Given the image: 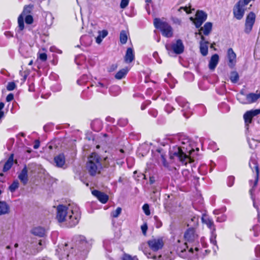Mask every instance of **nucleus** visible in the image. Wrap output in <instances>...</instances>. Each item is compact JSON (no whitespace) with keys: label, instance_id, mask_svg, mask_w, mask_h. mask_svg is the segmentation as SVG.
Segmentation results:
<instances>
[{"label":"nucleus","instance_id":"a18cd8bd","mask_svg":"<svg viewBox=\"0 0 260 260\" xmlns=\"http://www.w3.org/2000/svg\"><path fill=\"white\" fill-rule=\"evenodd\" d=\"M155 225L157 228H159L162 226V222L157 216H154Z\"/></svg>","mask_w":260,"mask_h":260},{"label":"nucleus","instance_id":"0eeeda50","mask_svg":"<svg viewBox=\"0 0 260 260\" xmlns=\"http://www.w3.org/2000/svg\"><path fill=\"white\" fill-rule=\"evenodd\" d=\"M166 48L170 54L171 53L180 54L183 52L184 46L182 40L178 39L175 43H173L171 44H166Z\"/></svg>","mask_w":260,"mask_h":260},{"label":"nucleus","instance_id":"412c9836","mask_svg":"<svg viewBox=\"0 0 260 260\" xmlns=\"http://www.w3.org/2000/svg\"><path fill=\"white\" fill-rule=\"evenodd\" d=\"M31 233L35 236L40 237H43L45 235V229L41 226L34 228L30 231Z\"/></svg>","mask_w":260,"mask_h":260},{"label":"nucleus","instance_id":"4be33fe9","mask_svg":"<svg viewBox=\"0 0 260 260\" xmlns=\"http://www.w3.org/2000/svg\"><path fill=\"white\" fill-rule=\"evenodd\" d=\"M219 61V56L217 54L213 55L209 61V68L211 70H214L217 66Z\"/></svg>","mask_w":260,"mask_h":260},{"label":"nucleus","instance_id":"774afa93","mask_svg":"<svg viewBox=\"0 0 260 260\" xmlns=\"http://www.w3.org/2000/svg\"><path fill=\"white\" fill-rule=\"evenodd\" d=\"M97 86H100L101 87H105L106 88H107V87L106 86H105L104 85V84H103L101 82H98V84H97Z\"/></svg>","mask_w":260,"mask_h":260},{"label":"nucleus","instance_id":"f257e3e1","mask_svg":"<svg viewBox=\"0 0 260 260\" xmlns=\"http://www.w3.org/2000/svg\"><path fill=\"white\" fill-rule=\"evenodd\" d=\"M174 139L178 141L179 145L170 147V158L179 160L184 165L193 162V156L195 153L193 142L184 134H177Z\"/></svg>","mask_w":260,"mask_h":260},{"label":"nucleus","instance_id":"de8ad7c7","mask_svg":"<svg viewBox=\"0 0 260 260\" xmlns=\"http://www.w3.org/2000/svg\"><path fill=\"white\" fill-rule=\"evenodd\" d=\"M235 181V178L234 176H229L227 179V184L229 187H231L233 185Z\"/></svg>","mask_w":260,"mask_h":260},{"label":"nucleus","instance_id":"c03bdc74","mask_svg":"<svg viewBox=\"0 0 260 260\" xmlns=\"http://www.w3.org/2000/svg\"><path fill=\"white\" fill-rule=\"evenodd\" d=\"M222 112H227L230 111V107L225 103H222L220 106Z\"/></svg>","mask_w":260,"mask_h":260},{"label":"nucleus","instance_id":"7c9ffc66","mask_svg":"<svg viewBox=\"0 0 260 260\" xmlns=\"http://www.w3.org/2000/svg\"><path fill=\"white\" fill-rule=\"evenodd\" d=\"M99 35L95 38V41L98 44H100L103 39L108 35V31L106 30H103L102 31H99Z\"/></svg>","mask_w":260,"mask_h":260},{"label":"nucleus","instance_id":"4468645a","mask_svg":"<svg viewBox=\"0 0 260 260\" xmlns=\"http://www.w3.org/2000/svg\"><path fill=\"white\" fill-rule=\"evenodd\" d=\"M184 239L187 242L192 243L198 240V235L194 228L188 229L184 234Z\"/></svg>","mask_w":260,"mask_h":260},{"label":"nucleus","instance_id":"5fc2aeb1","mask_svg":"<svg viewBox=\"0 0 260 260\" xmlns=\"http://www.w3.org/2000/svg\"><path fill=\"white\" fill-rule=\"evenodd\" d=\"M141 230L142 231L143 234L145 235L146 234V232L148 229L147 224L146 223H144L143 225L141 226Z\"/></svg>","mask_w":260,"mask_h":260},{"label":"nucleus","instance_id":"a211bd4d","mask_svg":"<svg viewBox=\"0 0 260 260\" xmlns=\"http://www.w3.org/2000/svg\"><path fill=\"white\" fill-rule=\"evenodd\" d=\"M228 58L229 60L228 65L231 68H233L236 62V55L232 48L228 50Z\"/></svg>","mask_w":260,"mask_h":260},{"label":"nucleus","instance_id":"f3484780","mask_svg":"<svg viewBox=\"0 0 260 260\" xmlns=\"http://www.w3.org/2000/svg\"><path fill=\"white\" fill-rule=\"evenodd\" d=\"M55 166L58 168H65L64 167L66 163L65 156L63 153H60L55 156L54 158Z\"/></svg>","mask_w":260,"mask_h":260},{"label":"nucleus","instance_id":"f704fd0d","mask_svg":"<svg viewBox=\"0 0 260 260\" xmlns=\"http://www.w3.org/2000/svg\"><path fill=\"white\" fill-rule=\"evenodd\" d=\"M230 78L232 83H237L239 79L238 73L236 71L232 72L230 74Z\"/></svg>","mask_w":260,"mask_h":260},{"label":"nucleus","instance_id":"4d7b16f0","mask_svg":"<svg viewBox=\"0 0 260 260\" xmlns=\"http://www.w3.org/2000/svg\"><path fill=\"white\" fill-rule=\"evenodd\" d=\"M149 113L153 117H156L157 115V112L156 110L154 109L149 110Z\"/></svg>","mask_w":260,"mask_h":260},{"label":"nucleus","instance_id":"1a4fd4ad","mask_svg":"<svg viewBox=\"0 0 260 260\" xmlns=\"http://www.w3.org/2000/svg\"><path fill=\"white\" fill-rule=\"evenodd\" d=\"M33 8L34 6L32 5H27L24 7L22 13L18 18L19 31H22L24 29V17L26 15H29V14L31 13Z\"/></svg>","mask_w":260,"mask_h":260},{"label":"nucleus","instance_id":"3c124183","mask_svg":"<svg viewBox=\"0 0 260 260\" xmlns=\"http://www.w3.org/2000/svg\"><path fill=\"white\" fill-rule=\"evenodd\" d=\"M175 109L170 104H167L165 106V110L168 113H170Z\"/></svg>","mask_w":260,"mask_h":260},{"label":"nucleus","instance_id":"5701e85b","mask_svg":"<svg viewBox=\"0 0 260 260\" xmlns=\"http://www.w3.org/2000/svg\"><path fill=\"white\" fill-rule=\"evenodd\" d=\"M212 28V23L211 22H206L203 27H201L199 32L201 31L202 35L208 36L211 31Z\"/></svg>","mask_w":260,"mask_h":260},{"label":"nucleus","instance_id":"4c0bfd02","mask_svg":"<svg viewBox=\"0 0 260 260\" xmlns=\"http://www.w3.org/2000/svg\"><path fill=\"white\" fill-rule=\"evenodd\" d=\"M215 231H212L211 232V237H210V242L213 245L215 246L216 247V248H217V246H216V234L215 233Z\"/></svg>","mask_w":260,"mask_h":260},{"label":"nucleus","instance_id":"58836bf2","mask_svg":"<svg viewBox=\"0 0 260 260\" xmlns=\"http://www.w3.org/2000/svg\"><path fill=\"white\" fill-rule=\"evenodd\" d=\"M198 217L194 216L191 218L190 220L189 221L188 225H190L191 226L195 227L198 225Z\"/></svg>","mask_w":260,"mask_h":260},{"label":"nucleus","instance_id":"72a5a7b5","mask_svg":"<svg viewBox=\"0 0 260 260\" xmlns=\"http://www.w3.org/2000/svg\"><path fill=\"white\" fill-rule=\"evenodd\" d=\"M127 31L122 30L120 33V41L121 44H124L126 43L127 40Z\"/></svg>","mask_w":260,"mask_h":260},{"label":"nucleus","instance_id":"0e129e2a","mask_svg":"<svg viewBox=\"0 0 260 260\" xmlns=\"http://www.w3.org/2000/svg\"><path fill=\"white\" fill-rule=\"evenodd\" d=\"M253 205L254 208L256 209L257 212V215L258 216H259V209L257 205H256L254 201H253Z\"/></svg>","mask_w":260,"mask_h":260},{"label":"nucleus","instance_id":"69168bd1","mask_svg":"<svg viewBox=\"0 0 260 260\" xmlns=\"http://www.w3.org/2000/svg\"><path fill=\"white\" fill-rule=\"evenodd\" d=\"M155 182V179H154V177H153V176H151L149 178V182L151 184H152L154 183Z\"/></svg>","mask_w":260,"mask_h":260},{"label":"nucleus","instance_id":"cd10ccee","mask_svg":"<svg viewBox=\"0 0 260 260\" xmlns=\"http://www.w3.org/2000/svg\"><path fill=\"white\" fill-rule=\"evenodd\" d=\"M191 177V175L189 170L184 169L182 171V177H181V180L182 182H188Z\"/></svg>","mask_w":260,"mask_h":260},{"label":"nucleus","instance_id":"6ab92c4d","mask_svg":"<svg viewBox=\"0 0 260 260\" xmlns=\"http://www.w3.org/2000/svg\"><path fill=\"white\" fill-rule=\"evenodd\" d=\"M92 194L97 198V199L103 204H105L108 200V196L97 190H93L92 191Z\"/></svg>","mask_w":260,"mask_h":260},{"label":"nucleus","instance_id":"473e14b6","mask_svg":"<svg viewBox=\"0 0 260 260\" xmlns=\"http://www.w3.org/2000/svg\"><path fill=\"white\" fill-rule=\"evenodd\" d=\"M127 72L128 70L127 69H122L116 74L115 77L117 79H121L126 75Z\"/></svg>","mask_w":260,"mask_h":260},{"label":"nucleus","instance_id":"bb28decb","mask_svg":"<svg viewBox=\"0 0 260 260\" xmlns=\"http://www.w3.org/2000/svg\"><path fill=\"white\" fill-rule=\"evenodd\" d=\"M10 207L4 201H0V215L7 214L9 212Z\"/></svg>","mask_w":260,"mask_h":260},{"label":"nucleus","instance_id":"e433bc0d","mask_svg":"<svg viewBox=\"0 0 260 260\" xmlns=\"http://www.w3.org/2000/svg\"><path fill=\"white\" fill-rule=\"evenodd\" d=\"M89 79V78L87 75H83L79 79L77 80V83L80 85H82L85 83H86L88 80Z\"/></svg>","mask_w":260,"mask_h":260},{"label":"nucleus","instance_id":"dca6fc26","mask_svg":"<svg viewBox=\"0 0 260 260\" xmlns=\"http://www.w3.org/2000/svg\"><path fill=\"white\" fill-rule=\"evenodd\" d=\"M260 98V91L257 90L255 93H250L246 94L245 101H240L244 104H248L255 102Z\"/></svg>","mask_w":260,"mask_h":260},{"label":"nucleus","instance_id":"39448f33","mask_svg":"<svg viewBox=\"0 0 260 260\" xmlns=\"http://www.w3.org/2000/svg\"><path fill=\"white\" fill-rule=\"evenodd\" d=\"M249 166L250 168L251 169L252 171L254 172L255 171V175L254 176V181L253 182V184L252 185V180L249 181V183L251 186H252V188L249 190L250 193H252V192L254 190V188L257 185L258 181V177H259V168L258 166L256 159V157L255 155H252L249 162Z\"/></svg>","mask_w":260,"mask_h":260},{"label":"nucleus","instance_id":"c9c22d12","mask_svg":"<svg viewBox=\"0 0 260 260\" xmlns=\"http://www.w3.org/2000/svg\"><path fill=\"white\" fill-rule=\"evenodd\" d=\"M19 182L18 180H15L10 185L9 189L11 192H14L19 187Z\"/></svg>","mask_w":260,"mask_h":260},{"label":"nucleus","instance_id":"ddd939ff","mask_svg":"<svg viewBox=\"0 0 260 260\" xmlns=\"http://www.w3.org/2000/svg\"><path fill=\"white\" fill-rule=\"evenodd\" d=\"M149 247L154 251L161 249L164 246V242L161 238L153 239L148 241Z\"/></svg>","mask_w":260,"mask_h":260},{"label":"nucleus","instance_id":"6e6d98bb","mask_svg":"<svg viewBox=\"0 0 260 260\" xmlns=\"http://www.w3.org/2000/svg\"><path fill=\"white\" fill-rule=\"evenodd\" d=\"M153 57L158 63H160L161 62V59L158 57V54L157 52H154L153 53Z\"/></svg>","mask_w":260,"mask_h":260},{"label":"nucleus","instance_id":"2eb2a0df","mask_svg":"<svg viewBox=\"0 0 260 260\" xmlns=\"http://www.w3.org/2000/svg\"><path fill=\"white\" fill-rule=\"evenodd\" d=\"M260 114V109L251 110L247 111L244 115L243 117L246 125L251 122L252 118Z\"/></svg>","mask_w":260,"mask_h":260},{"label":"nucleus","instance_id":"423d86ee","mask_svg":"<svg viewBox=\"0 0 260 260\" xmlns=\"http://www.w3.org/2000/svg\"><path fill=\"white\" fill-rule=\"evenodd\" d=\"M175 101L180 107L183 116L186 118L189 117L192 114V110L186 100L182 96H178L175 99Z\"/></svg>","mask_w":260,"mask_h":260},{"label":"nucleus","instance_id":"bf43d9fd","mask_svg":"<svg viewBox=\"0 0 260 260\" xmlns=\"http://www.w3.org/2000/svg\"><path fill=\"white\" fill-rule=\"evenodd\" d=\"M39 58L41 60L45 61L47 58V54L45 53H41L40 54Z\"/></svg>","mask_w":260,"mask_h":260},{"label":"nucleus","instance_id":"b1692460","mask_svg":"<svg viewBox=\"0 0 260 260\" xmlns=\"http://www.w3.org/2000/svg\"><path fill=\"white\" fill-rule=\"evenodd\" d=\"M18 178L24 184H26L28 181L27 169L25 166L18 175Z\"/></svg>","mask_w":260,"mask_h":260},{"label":"nucleus","instance_id":"a19ab883","mask_svg":"<svg viewBox=\"0 0 260 260\" xmlns=\"http://www.w3.org/2000/svg\"><path fill=\"white\" fill-rule=\"evenodd\" d=\"M16 87V85L14 82H10L8 83L7 86V89L8 91L13 90Z\"/></svg>","mask_w":260,"mask_h":260},{"label":"nucleus","instance_id":"338daca9","mask_svg":"<svg viewBox=\"0 0 260 260\" xmlns=\"http://www.w3.org/2000/svg\"><path fill=\"white\" fill-rule=\"evenodd\" d=\"M121 154H120V158L122 159L124 157V151L123 149H120L119 151Z\"/></svg>","mask_w":260,"mask_h":260},{"label":"nucleus","instance_id":"6e6552de","mask_svg":"<svg viewBox=\"0 0 260 260\" xmlns=\"http://www.w3.org/2000/svg\"><path fill=\"white\" fill-rule=\"evenodd\" d=\"M247 6V4H244L240 0L234 6L233 14L237 20H241L243 17Z\"/></svg>","mask_w":260,"mask_h":260},{"label":"nucleus","instance_id":"09e8293b","mask_svg":"<svg viewBox=\"0 0 260 260\" xmlns=\"http://www.w3.org/2000/svg\"><path fill=\"white\" fill-rule=\"evenodd\" d=\"M122 260H138L136 257H132L130 255L124 254Z\"/></svg>","mask_w":260,"mask_h":260},{"label":"nucleus","instance_id":"7ed1b4c3","mask_svg":"<svg viewBox=\"0 0 260 260\" xmlns=\"http://www.w3.org/2000/svg\"><path fill=\"white\" fill-rule=\"evenodd\" d=\"M86 169L89 174L92 176H94L100 173L102 164L98 154L95 153H91L88 158V161L86 164Z\"/></svg>","mask_w":260,"mask_h":260},{"label":"nucleus","instance_id":"e2e57ef3","mask_svg":"<svg viewBox=\"0 0 260 260\" xmlns=\"http://www.w3.org/2000/svg\"><path fill=\"white\" fill-rule=\"evenodd\" d=\"M40 146V141L38 140H36L35 141V145L34 146V148L35 149H38Z\"/></svg>","mask_w":260,"mask_h":260},{"label":"nucleus","instance_id":"9b49d317","mask_svg":"<svg viewBox=\"0 0 260 260\" xmlns=\"http://www.w3.org/2000/svg\"><path fill=\"white\" fill-rule=\"evenodd\" d=\"M196 18L193 20L192 17H190V20L193 21L194 24L197 28H199L205 22L207 18V14L203 11H198Z\"/></svg>","mask_w":260,"mask_h":260},{"label":"nucleus","instance_id":"f8f14e48","mask_svg":"<svg viewBox=\"0 0 260 260\" xmlns=\"http://www.w3.org/2000/svg\"><path fill=\"white\" fill-rule=\"evenodd\" d=\"M201 36V40L200 42V50L203 56H206L208 53V45L209 42L206 40L205 37L202 35L201 31L196 33Z\"/></svg>","mask_w":260,"mask_h":260},{"label":"nucleus","instance_id":"20e7f679","mask_svg":"<svg viewBox=\"0 0 260 260\" xmlns=\"http://www.w3.org/2000/svg\"><path fill=\"white\" fill-rule=\"evenodd\" d=\"M153 24L156 28L160 30L164 37L171 38L173 36V28L168 22L156 18L154 19Z\"/></svg>","mask_w":260,"mask_h":260},{"label":"nucleus","instance_id":"79ce46f5","mask_svg":"<svg viewBox=\"0 0 260 260\" xmlns=\"http://www.w3.org/2000/svg\"><path fill=\"white\" fill-rule=\"evenodd\" d=\"M25 21L26 22V23L28 24H30L31 23H32L33 21H34V19H33V17L31 15H26L25 16Z\"/></svg>","mask_w":260,"mask_h":260},{"label":"nucleus","instance_id":"052dcab7","mask_svg":"<svg viewBox=\"0 0 260 260\" xmlns=\"http://www.w3.org/2000/svg\"><path fill=\"white\" fill-rule=\"evenodd\" d=\"M14 99V95L12 93H9L6 97L7 102H10Z\"/></svg>","mask_w":260,"mask_h":260},{"label":"nucleus","instance_id":"864d4df0","mask_svg":"<svg viewBox=\"0 0 260 260\" xmlns=\"http://www.w3.org/2000/svg\"><path fill=\"white\" fill-rule=\"evenodd\" d=\"M161 159L163 166L167 168L169 167V164L167 162L165 156L162 154L161 155Z\"/></svg>","mask_w":260,"mask_h":260},{"label":"nucleus","instance_id":"603ef678","mask_svg":"<svg viewBox=\"0 0 260 260\" xmlns=\"http://www.w3.org/2000/svg\"><path fill=\"white\" fill-rule=\"evenodd\" d=\"M259 230V226L258 225H255L252 228V230L254 232V236L257 237L258 236V231Z\"/></svg>","mask_w":260,"mask_h":260},{"label":"nucleus","instance_id":"13d9d810","mask_svg":"<svg viewBox=\"0 0 260 260\" xmlns=\"http://www.w3.org/2000/svg\"><path fill=\"white\" fill-rule=\"evenodd\" d=\"M209 146L210 148L212 149L213 151H215L217 149L216 144L214 142H211L209 144Z\"/></svg>","mask_w":260,"mask_h":260},{"label":"nucleus","instance_id":"2f4dec72","mask_svg":"<svg viewBox=\"0 0 260 260\" xmlns=\"http://www.w3.org/2000/svg\"><path fill=\"white\" fill-rule=\"evenodd\" d=\"M109 91L113 96H116L120 93L121 89L119 86L113 85L110 88Z\"/></svg>","mask_w":260,"mask_h":260},{"label":"nucleus","instance_id":"393cba45","mask_svg":"<svg viewBox=\"0 0 260 260\" xmlns=\"http://www.w3.org/2000/svg\"><path fill=\"white\" fill-rule=\"evenodd\" d=\"M202 222L206 224L211 231H215L213 220L207 216H203L202 218Z\"/></svg>","mask_w":260,"mask_h":260},{"label":"nucleus","instance_id":"ea45409f","mask_svg":"<svg viewBox=\"0 0 260 260\" xmlns=\"http://www.w3.org/2000/svg\"><path fill=\"white\" fill-rule=\"evenodd\" d=\"M121 208L118 207L116 209L112 211L111 213V216L114 218H117L120 214L121 212Z\"/></svg>","mask_w":260,"mask_h":260},{"label":"nucleus","instance_id":"f03ea898","mask_svg":"<svg viewBox=\"0 0 260 260\" xmlns=\"http://www.w3.org/2000/svg\"><path fill=\"white\" fill-rule=\"evenodd\" d=\"M56 219L59 222H65L69 227L76 225L80 218L79 207L74 204H70L68 207L59 205L57 207Z\"/></svg>","mask_w":260,"mask_h":260},{"label":"nucleus","instance_id":"37998d69","mask_svg":"<svg viewBox=\"0 0 260 260\" xmlns=\"http://www.w3.org/2000/svg\"><path fill=\"white\" fill-rule=\"evenodd\" d=\"M143 210L146 215H149L150 214V211L149 210V206L147 204H145L142 207Z\"/></svg>","mask_w":260,"mask_h":260},{"label":"nucleus","instance_id":"aec40b11","mask_svg":"<svg viewBox=\"0 0 260 260\" xmlns=\"http://www.w3.org/2000/svg\"><path fill=\"white\" fill-rule=\"evenodd\" d=\"M135 59V54L133 49L132 48L127 49L126 54L124 56V61L126 63L132 62Z\"/></svg>","mask_w":260,"mask_h":260},{"label":"nucleus","instance_id":"c756f323","mask_svg":"<svg viewBox=\"0 0 260 260\" xmlns=\"http://www.w3.org/2000/svg\"><path fill=\"white\" fill-rule=\"evenodd\" d=\"M91 126L94 131H99L102 128V121L99 119H95L92 121Z\"/></svg>","mask_w":260,"mask_h":260},{"label":"nucleus","instance_id":"9d476101","mask_svg":"<svg viewBox=\"0 0 260 260\" xmlns=\"http://www.w3.org/2000/svg\"><path fill=\"white\" fill-rule=\"evenodd\" d=\"M255 14L252 12H250L246 18L245 23L244 32L249 34L252 30L253 25L255 21Z\"/></svg>","mask_w":260,"mask_h":260},{"label":"nucleus","instance_id":"c85d7f7f","mask_svg":"<svg viewBox=\"0 0 260 260\" xmlns=\"http://www.w3.org/2000/svg\"><path fill=\"white\" fill-rule=\"evenodd\" d=\"M13 154H12L7 161L5 162L4 167H3V171L6 172L8 171L12 167L13 164Z\"/></svg>","mask_w":260,"mask_h":260},{"label":"nucleus","instance_id":"8fccbe9b","mask_svg":"<svg viewBox=\"0 0 260 260\" xmlns=\"http://www.w3.org/2000/svg\"><path fill=\"white\" fill-rule=\"evenodd\" d=\"M129 0H121L120 7L121 9L125 8L128 5Z\"/></svg>","mask_w":260,"mask_h":260},{"label":"nucleus","instance_id":"49530a36","mask_svg":"<svg viewBox=\"0 0 260 260\" xmlns=\"http://www.w3.org/2000/svg\"><path fill=\"white\" fill-rule=\"evenodd\" d=\"M128 123V120L126 118H121L118 121V124L121 126H125Z\"/></svg>","mask_w":260,"mask_h":260},{"label":"nucleus","instance_id":"a878e982","mask_svg":"<svg viewBox=\"0 0 260 260\" xmlns=\"http://www.w3.org/2000/svg\"><path fill=\"white\" fill-rule=\"evenodd\" d=\"M75 240L82 245V248H87L89 247V244L84 236L81 235L76 236H75Z\"/></svg>","mask_w":260,"mask_h":260},{"label":"nucleus","instance_id":"680f3d73","mask_svg":"<svg viewBox=\"0 0 260 260\" xmlns=\"http://www.w3.org/2000/svg\"><path fill=\"white\" fill-rule=\"evenodd\" d=\"M106 120L107 121V122H109L111 123H114V122H115V119L113 117H111L110 116H107L106 118Z\"/></svg>","mask_w":260,"mask_h":260}]
</instances>
